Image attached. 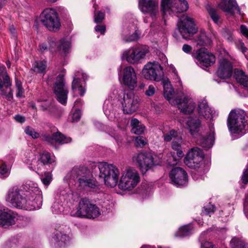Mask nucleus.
Here are the masks:
<instances>
[{
  "instance_id": "obj_25",
  "label": "nucleus",
  "mask_w": 248,
  "mask_h": 248,
  "mask_svg": "<svg viewBox=\"0 0 248 248\" xmlns=\"http://www.w3.org/2000/svg\"><path fill=\"white\" fill-rule=\"evenodd\" d=\"M15 216L10 212L0 210V226L6 228L15 223Z\"/></svg>"
},
{
  "instance_id": "obj_7",
  "label": "nucleus",
  "mask_w": 248,
  "mask_h": 248,
  "mask_svg": "<svg viewBox=\"0 0 248 248\" xmlns=\"http://www.w3.org/2000/svg\"><path fill=\"white\" fill-rule=\"evenodd\" d=\"M204 157V154L202 150L198 147H194L186 154L184 163L188 168L196 170L201 167Z\"/></svg>"
},
{
  "instance_id": "obj_33",
  "label": "nucleus",
  "mask_w": 248,
  "mask_h": 248,
  "mask_svg": "<svg viewBox=\"0 0 248 248\" xmlns=\"http://www.w3.org/2000/svg\"><path fill=\"white\" fill-rule=\"evenodd\" d=\"M161 83L164 88V95L169 101H170L173 92V89L170 84V82L167 79L161 80Z\"/></svg>"
},
{
  "instance_id": "obj_55",
  "label": "nucleus",
  "mask_w": 248,
  "mask_h": 248,
  "mask_svg": "<svg viewBox=\"0 0 248 248\" xmlns=\"http://www.w3.org/2000/svg\"><path fill=\"white\" fill-rule=\"evenodd\" d=\"M90 206L89 207V209L88 210V211L89 213L91 214V212H93V211H94V209H95V210H97L96 212L97 213L96 214V215H95V216H93V217H91L90 218H94L97 217L100 215V212H99V209L98 207L95 204H92L91 202L90 203Z\"/></svg>"
},
{
  "instance_id": "obj_32",
  "label": "nucleus",
  "mask_w": 248,
  "mask_h": 248,
  "mask_svg": "<svg viewBox=\"0 0 248 248\" xmlns=\"http://www.w3.org/2000/svg\"><path fill=\"white\" fill-rule=\"evenodd\" d=\"M234 77L237 82L245 87H248V76L242 70L235 69Z\"/></svg>"
},
{
  "instance_id": "obj_36",
  "label": "nucleus",
  "mask_w": 248,
  "mask_h": 248,
  "mask_svg": "<svg viewBox=\"0 0 248 248\" xmlns=\"http://www.w3.org/2000/svg\"><path fill=\"white\" fill-rule=\"evenodd\" d=\"M206 9L212 20L215 22V23L218 24L219 23L220 16L217 10L209 4H207L206 6Z\"/></svg>"
},
{
  "instance_id": "obj_63",
  "label": "nucleus",
  "mask_w": 248,
  "mask_h": 248,
  "mask_svg": "<svg viewBox=\"0 0 248 248\" xmlns=\"http://www.w3.org/2000/svg\"><path fill=\"white\" fill-rule=\"evenodd\" d=\"M14 118L15 120L20 123H23L25 121V118L24 116H21L20 115H16Z\"/></svg>"
},
{
  "instance_id": "obj_60",
  "label": "nucleus",
  "mask_w": 248,
  "mask_h": 248,
  "mask_svg": "<svg viewBox=\"0 0 248 248\" xmlns=\"http://www.w3.org/2000/svg\"><path fill=\"white\" fill-rule=\"evenodd\" d=\"M201 248H214V245L208 241L202 242L201 244Z\"/></svg>"
},
{
  "instance_id": "obj_15",
  "label": "nucleus",
  "mask_w": 248,
  "mask_h": 248,
  "mask_svg": "<svg viewBox=\"0 0 248 248\" xmlns=\"http://www.w3.org/2000/svg\"><path fill=\"white\" fill-rule=\"evenodd\" d=\"M139 98L135 96L132 92L124 94L123 108L124 113L132 114L135 112L138 108Z\"/></svg>"
},
{
  "instance_id": "obj_17",
  "label": "nucleus",
  "mask_w": 248,
  "mask_h": 248,
  "mask_svg": "<svg viewBox=\"0 0 248 248\" xmlns=\"http://www.w3.org/2000/svg\"><path fill=\"white\" fill-rule=\"evenodd\" d=\"M123 82L124 85L131 90L137 86V75L132 66H127L124 69Z\"/></svg>"
},
{
  "instance_id": "obj_11",
  "label": "nucleus",
  "mask_w": 248,
  "mask_h": 248,
  "mask_svg": "<svg viewBox=\"0 0 248 248\" xmlns=\"http://www.w3.org/2000/svg\"><path fill=\"white\" fill-rule=\"evenodd\" d=\"M142 72L146 79L156 81H161L164 76L163 68L159 64L148 63L144 66Z\"/></svg>"
},
{
  "instance_id": "obj_42",
  "label": "nucleus",
  "mask_w": 248,
  "mask_h": 248,
  "mask_svg": "<svg viewBox=\"0 0 248 248\" xmlns=\"http://www.w3.org/2000/svg\"><path fill=\"white\" fill-rule=\"evenodd\" d=\"M96 6L97 5L95 4L93 6L95 9L94 12V21L96 23H100L105 18V13L100 11H96L97 9Z\"/></svg>"
},
{
  "instance_id": "obj_30",
  "label": "nucleus",
  "mask_w": 248,
  "mask_h": 248,
  "mask_svg": "<svg viewBox=\"0 0 248 248\" xmlns=\"http://www.w3.org/2000/svg\"><path fill=\"white\" fill-rule=\"evenodd\" d=\"M187 125L191 134L194 136L198 132L201 125V121L198 118H190L187 122Z\"/></svg>"
},
{
  "instance_id": "obj_45",
  "label": "nucleus",
  "mask_w": 248,
  "mask_h": 248,
  "mask_svg": "<svg viewBox=\"0 0 248 248\" xmlns=\"http://www.w3.org/2000/svg\"><path fill=\"white\" fill-rule=\"evenodd\" d=\"M44 166L45 165L38 159L37 160H34L32 161L30 168L38 172L39 170L42 169Z\"/></svg>"
},
{
  "instance_id": "obj_14",
  "label": "nucleus",
  "mask_w": 248,
  "mask_h": 248,
  "mask_svg": "<svg viewBox=\"0 0 248 248\" xmlns=\"http://www.w3.org/2000/svg\"><path fill=\"white\" fill-rule=\"evenodd\" d=\"M193 56L199 62L201 66L208 67L213 65L216 61L214 55L209 53L205 47L198 49Z\"/></svg>"
},
{
  "instance_id": "obj_1",
  "label": "nucleus",
  "mask_w": 248,
  "mask_h": 248,
  "mask_svg": "<svg viewBox=\"0 0 248 248\" xmlns=\"http://www.w3.org/2000/svg\"><path fill=\"white\" fill-rule=\"evenodd\" d=\"M6 200L15 207L27 210L39 209L42 205V198L37 196L31 189L24 191L14 187L9 190Z\"/></svg>"
},
{
  "instance_id": "obj_38",
  "label": "nucleus",
  "mask_w": 248,
  "mask_h": 248,
  "mask_svg": "<svg viewBox=\"0 0 248 248\" xmlns=\"http://www.w3.org/2000/svg\"><path fill=\"white\" fill-rule=\"evenodd\" d=\"M46 62L44 61H36L33 64L32 70L36 73H43L46 68Z\"/></svg>"
},
{
  "instance_id": "obj_2",
  "label": "nucleus",
  "mask_w": 248,
  "mask_h": 248,
  "mask_svg": "<svg viewBox=\"0 0 248 248\" xmlns=\"http://www.w3.org/2000/svg\"><path fill=\"white\" fill-rule=\"evenodd\" d=\"M248 116L245 111L240 109H232L227 119V125L232 133L241 136L248 132Z\"/></svg>"
},
{
  "instance_id": "obj_26",
  "label": "nucleus",
  "mask_w": 248,
  "mask_h": 248,
  "mask_svg": "<svg viewBox=\"0 0 248 248\" xmlns=\"http://www.w3.org/2000/svg\"><path fill=\"white\" fill-rule=\"evenodd\" d=\"M198 111L200 115L206 119H211L212 117L213 110L205 99L199 102Z\"/></svg>"
},
{
  "instance_id": "obj_61",
  "label": "nucleus",
  "mask_w": 248,
  "mask_h": 248,
  "mask_svg": "<svg viewBox=\"0 0 248 248\" xmlns=\"http://www.w3.org/2000/svg\"><path fill=\"white\" fill-rule=\"evenodd\" d=\"M95 30L96 31L99 32L101 33V34H103L106 31V26L105 25H98L96 26Z\"/></svg>"
},
{
  "instance_id": "obj_44",
  "label": "nucleus",
  "mask_w": 248,
  "mask_h": 248,
  "mask_svg": "<svg viewBox=\"0 0 248 248\" xmlns=\"http://www.w3.org/2000/svg\"><path fill=\"white\" fill-rule=\"evenodd\" d=\"M41 179L45 186H48L52 180V175L50 172H45L44 174L42 175Z\"/></svg>"
},
{
  "instance_id": "obj_52",
  "label": "nucleus",
  "mask_w": 248,
  "mask_h": 248,
  "mask_svg": "<svg viewBox=\"0 0 248 248\" xmlns=\"http://www.w3.org/2000/svg\"><path fill=\"white\" fill-rule=\"evenodd\" d=\"M49 40V49L51 52H55L58 51L57 47L58 45H57L55 39L52 38H48Z\"/></svg>"
},
{
  "instance_id": "obj_57",
  "label": "nucleus",
  "mask_w": 248,
  "mask_h": 248,
  "mask_svg": "<svg viewBox=\"0 0 248 248\" xmlns=\"http://www.w3.org/2000/svg\"><path fill=\"white\" fill-rule=\"evenodd\" d=\"M241 181L244 184H247L248 183V168L245 169L243 172L241 177Z\"/></svg>"
},
{
  "instance_id": "obj_5",
  "label": "nucleus",
  "mask_w": 248,
  "mask_h": 248,
  "mask_svg": "<svg viewBox=\"0 0 248 248\" xmlns=\"http://www.w3.org/2000/svg\"><path fill=\"white\" fill-rule=\"evenodd\" d=\"M161 11L163 16L167 13L170 15L183 13L188 8L185 0H161Z\"/></svg>"
},
{
  "instance_id": "obj_23",
  "label": "nucleus",
  "mask_w": 248,
  "mask_h": 248,
  "mask_svg": "<svg viewBox=\"0 0 248 248\" xmlns=\"http://www.w3.org/2000/svg\"><path fill=\"white\" fill-rule=\"evenodd\" d=\"M79 186L85 189H95L98 187L96 181L91 175L90 172L78 182Z\"/></svg>"
},
{
  "instance_id": "obj_41",
  "label": "nucleus",
  "mask_w": 248,
  "mask_h": 248,
  "mask_svg": "<svg viewBox=\"0 0 248 248\" xmlns=\"http://www.w3.org/2000/svg\"><path fill=\"white\" fill-rule=\"evenodd\" d=\"M39 159L45 165L50 164L53 162V159L51 158L50 154L47 152H44L40 155Z\"/></svg>"
},
{
  "instance_id": "obj_51",
  "label": "nucleus",
  "mask_w": 248,
  "mask_h": 248,
  "mask_svg": "<svg viewBox=\"0 0 248 248\" xmlns=\"http://www.w3.org/2000/svg\"><path fill=\"white\" fill-rule=\"evenodd\" d=\"M146 144V140L142 136H139L135 139V145L136 147L142 148Z\"/></svg>"
},
{
  "instance_id": "obj_12",
  "label": "nucleus",
  "mask_w": 248,
  "mask_h": 248,
  "mask_svg": "<svg viewBox=\"0 0 248 248\" xmlns=\"http://www.w3.org/2000/svg\"><path fill=\"white\" fill-rule=\"evenodd\" d=\"M54 93L59 102L62 105L66 104L68 91L65 86L63 76L62 75H59L56 78L54 85Z\"/></svg>"
},
{
  "instance_id": "obj_4",
  "label": "nucleus",
  "mask_w": 248,
  "mask_h": 248,
  "mask_svg": "<svg viewBox=\"0 0 248 248\" xmlns=\"http://www.w3.org/2000/svg\"><path fill=\"white\" fill-rule=\"evenodd\" d=\"M41 22L50 31H57L61 27L60 19L56 11L47 8L40 15Z\"/></svg>"
},
{
  "instance_id": "obj_16",
  "label": "nucleus",
  "mask_w": 248,
  "mask_h": 248,
  "mask_svg": "<svg viewBox=\"0 0 248 248\" xmlns=\"http://www.w3.org/2000/svg\"><path fill=\"white\" fill-rule=\"evenodd\" d=\"M169 177L172 184L177 187L185 186L187 182V174L182 168L176 167L171 170Z\"/></svg>"
},
{
  "instance_id": "obj_9",
  "label": "nucleus",
  "mask_w": 248,
  "mask_h": 248,
  "mask_svg": "<svg viewBox=\"0 0 248 248\" xmlns=\"http://www.w3.org/2000/svg\"><path fill=\"white\" fill-rule=\"evenodd\" d=\"M148 53V49L146 47L137 46L125 50L123 54V57L128 62L135 64L140 62Z\"/></svg>"
},
{
  "instance_id": "obj_10",
  "label": "nucleus",
  "mask_w": 248,
  "mask_h": 248,
  "mask_svg": "<svg viewBox=\"0 0 248 248\" xmlns=\"http://www.w3.org/2000/svg\"><path fill=\"white\" fill-rule=\"evenodd\" d=\"M134 162L137 163L142 173L146 171L155 165L152 155L146 152H140L133 157Z\"/></svg>"
},
{
  "instance_id": "obj_19",
  "label": "nucleus",
  "mask_w": 248,
  "mask_h": 248,
  "mask_svg": "<svg viewBox=\"0 0 248 248\" xmlns=\"http://www.w3.org/2000/svg\"><path fill=\"white\" fill-rule=\"evenodd\" d=\"M41 138L42 140L53 146H55L56 142L63 144L69 143L72 141V139L70 137H66L59 132L54 133L52 136L44 134L41 136Z\"/></svg>"
},
{
  "instance_id": "obj_13",
  "label": "nucleus",
  "mask_w": 248,
  "mask_h": 248,
  "mask_svg": "<svg viewBox=\"0 0 248 248\" xmlns=\"http://www.w3.org/2000/svg\"><path fill=\"white\" fill-rule=\"evenodd\" d=\"M91 202L89 199L84 198L81 199L78 203V206L71 212V215L73 217L79 218H91L95 216L97 213L96 210L89 213L88 211L89 209Z\"/></svg>"
},
{
  "instance_id": "obj_35",
  "label": "nucleus",
  "mask_w": 248,
  "mask_h": 248,
  "mask_svg": "<svg viewBox=\"0 0 248 248\" xmlns=\"http://www.w3.org/2000/svg\"><path fill=\"white\" fill-rule=\"evenodd\" d=\"M231 248H248V244L241 239L233 237L230 243Z\"/></svg>"
},
{
  "instance_id": "obj_18",
  "label": "nucleus",
  "mask_w": 248,
  "mask_h": 248,
  "mask_svg": "<svg viewBox=\"0 0 248 248\" xmlns=\"http://www.w3.org/2000/svg\"><path fill=\"white\" fill-rule=\"evenodd\" d=\"M139 5L141 12L149 13L152 18H155L158 12V2L155 0H139Z\"/></svg>"
},
{
  "instance_id": "obj_48",
  "label": "nucleus",
  "mask_w": 248,
  "mask_h": 248,
  "mask_svg": "<svg viewBox=\"0 0 248 248\" xmlns=\"http://www.w3.org/2000/svg\"><path fill=\"white\" fill-rule=\"evenodd\" d=\"M16 87L17 90L16 96L17 97H22L24 96V90L22 88L21 82L17 79H16Z\"/></svg>"
},
{
  "instance_id": "obj_24",
  "label": "nucleus",
  "mask_w": 248,
  "mask_h": 248,
  "mask_svg": "<svg viewBox=\"0 0 248 248\" xmlns=\"http://www.w3.org/2000/svg\"><path fill=\"white\" fill-rule=\"evenodd\" d=\"M218 7L225 12L230 14L234 13V10H237L240 13V9L237 5L235 0H221L218 4Z\"/></svg>"
},
{
  "instance_id": "obj_6",
  "label": "nucleus",
  "mask_w": 248,
  "mask_h": 248,
  "mask_svg": "<svg viewBox=\"0 0 248 248\" xmlns=\"http://www.w3.org/2000/svg\"><path fill=\"white\" fill-rule=\"evenodd\" d=\"M178 30L183 38L189 40L197 32V29L192 18L183 15L177 24Z\"/></svg>"
},
{
  "instance_id": "obj_47",
  "label": "nucleus",
  "mask_w": 248,
  "mask_h": 248,
  "mask_svg": "<svg viewBox=\"0 0 248 248\" xmlns=\"http://www.w3.org/2000/svg\"><path fill=\"white\" fill-rule=\"evenodd\" d=\"M79 72H77L73 78V80L72 83V89L74 92L81 86L80 82V78L78 77Z\"/></svg>"
},
{
  "instance_id": "obj_39",
  "label": "nucleus",
  "mask_w": 248,
  "mask_h": 248,
  "mask_svg": "<svg viewBox=\"0 0 248 248\" xmlns=\"http://www.w3.org/2000/svg\"><path fill=\"white\" fill-rule=\"evenodd\" d=\"M70 48V43L68 41L62 39L60 41L57 47L58 51H62L64 53H68Z\"/></svg>"
},
{
  "instance_id": "obj_50",
  "label": "nucleus",
  "mask_w": 248,
  "mask_h": 248,
  "mask_svg": "<svg viewBox=\"0 0 248 248\" xmlns=\"http://www.w3.org/2000/svg\"><path fill=\"white\" fill-rule=\"evenodd\" d=\"M25 132L26 134L31 136L33 139H37L40 136L39 133L36 132L33 128L29 126L25 128Z\"/></svg>"
},
{
  "instance_id": "obj_40",
  "label": "nucleus",
  "mask_w": 248,
  "mask_h": 248,
  "mask_svg": "<svg viewBox=\"0 0 248 248\" xmlns=\"http://www.w3.org/2000/svg\"><path fill=\"white\" fill-rule=\"evenodd\" d=\"M40 107L42 110L48 111L49 112H52L55 108L52 100H45L42 102Z\"/></svg>"
},
{
  "instance_id": "obj_62",
  "label": "nucleus",
  "mask_w": 248,
  "mask_h": 248,
  "mask_svg": "<svg viewBox=\"0 0 248 248\" xmlns=\"http://www.w3.org/2000/svg\"><path fill=\"white\" fill-rule=\"evenodd\" d=\"M241 33L246 37L248 38V29L244 25H242L240 27Z\"/></svg>"
},
{
  "instance_id": "obj_3",
  "label": "nucleus",
  "mask_w": 248,
  "mask_h": 248,
  "mask_svg": "<svg viewBox=\"0 0 248 248\" xmlns=\"http://www.w3.org/2000/svg\"><path fill=\"white\" fill-rule=\"evenodd\" d=\"M99 170V177L102 178L106 185L111 187L118 183L120 171L118 169L112 164L107 162H101L98 165Z\"/></svg>"
},
{
  "instance_id": "obj_20",
  "label": "nucleus",
  "mask_w": 248,
  "mask_h": 248,
  "mask_svg": "<svg viewBox=\"0 0 248 248\" xmlns=\"http://www.w3.org/2000/svg\"><path fill=\"white\" fill-rule=\"evenodd\" d=\"M232 74V63L226 59L219 60V65L217 71V77L222 79L230 78Z\"/></svg>"
},
{
  "instance_id": "obj_37",
  "label": "nucleus",
  "mask_w": 248,
  "mask_h": 248,
  "mask_svg": "<svg viewBox=\"0 0 248 248\" xmlns=\"http://www.w3.org/2000/svg\"><path fill=\"white\" fill-rule=\"evenodd\" d=\"M181 142L182 139L178 138L177 139V140L174 139L171 144L172 148L176 151L177 155L179 158H182L184 155L183 152L182 150Z\"/></svg>"
},
{
  "instance_id": "obj_53",
  "label": "nucleus",
  "mask_w": 248,
  "mask_h": 248,
  "mask_svg": "<svg viewBox=\"0 0 248 248\" xmlns=\"http://www.w3.org/2000/svg\"><path fill=\"white\" fill-rule=\"evenodd\" d=\"M52 212L54 214H58L62 210V206L58 202H54L51 207Z\"/></svg>"
},
{
  "instance_id": "obj_54",
  "label": "nucleus",
  "mask_w": 248,
  "mask_h": 248,
  "mask_svg": "<svg viewBox=\"0 0 248 248\" xmlns=\"http://www.w3.org/2000/svg\"><path fill=\"white\" fill-rule=\"evenodd\" d=\"M139 35L137 33V31H135L132 34L130 35L128 37H126L124 39L126 42H131L137 41L139 38Z\"/></svg>"
},
{
  "instance_id": "obj_43",
  "label": "nucleus",
  "mask_w": 248,
  "mask_h": 248,
  "mask_svg": "<svg viewBox=\"0 0 248 248\" xmlns=\"http://www.w3.org/2000/svg\"><path fill=\"white\" fill-rule=\"evenodd\" d=\"M216 210V207L214 205L211 204L210 203L203 207V210L202 214L203 215L211 216Z\"/></svg>"
},
{
  "instance_id": "obj_28",
  "label": "nucleus",
  "mask_w": 248,
  "mask_h": 248,
  "mask_svg": "<svg viewBox=\"0 0 248 248\" xmlns=\"http://www.w3.org/2000/svg\"><path fill=\"white\" fill-rule=\"evenodd\" d=\"M90 171L84 167H75L73 168L70 173L71 179H77L78 182L80 179L86 176Z\"/></svg>"
},
{
  "instance_id": "obj_59",
  "label": "nucleus",
  "mask_w": 248,
  "mask_h": 248,
  "mask_svg": "<svg viewBox=\"0 0 248 248\" xmlns=\"http://www.w3.org/2000/svg\"><path fill=\"white\" fill-rule=\"evenodd\" d=\"M9 169L5 162H2L0 165V173L2 175H4L8 173Z\"/></svg>"
},
{
  "instance_id": "obj_56",
  "label": "nucleus",
  "mask_w": 248,
  "mask_h": 248,
  "mask_svg": "<svg viewBox=\"0 0 248 248\" xmlns=\"http://www.w3.org/2000/svg\"><path fill=\"white\" fill-rule=\"evenodd\" d=\"M155 92V89L154 85H150L145 92V94L148 96H153Z\"/></svg>"
},
{
  "instance_id": "obj_58",
  "label": "nucleus",
  "mask_w": 248,
  "mask_h": 248,
  "mask_svg": "<svg viewBox=\"0 0 248 248\" xmlns=\"http://www.w3.org/2000/svg\"><path fill=\"white\" fill-rule=\"evenodd\" d=\"M81 117V112L79 109H77L73 114L72 122H78Z\"/></svg>"
},
{
  "instance_id": "obj_49",
  "label": "nucleus",
  "mask_w": 248,
  "mask_h": 248,
  "mask_svg": "<svg viewBox=\"0 0 248 248\" xmlns=\"http://www.w3.org/2000/svg\"><path fill=\"white\" fill-rule=\"evenodd\" d=\"M177 136V132L175 130H171L163 136L164 140L165 141H170L173 138Z\"/></svg>"
},
{
  "instance_id": "obj_8",
  "label": "nucleus",
  "mask_w": 248,
  "mask_h": 248,
  "mask_svg": "<svg viewBox=\"0 0 248 248\" xmlns=\"http://www.w3.org/2000/svg\"><path fill=\"white\" fill-rule=\"evenodd\" d=\"M140 182V176L135 170H128L125 175H123L120 180L119 187L124 190H131Z\"/></svg>"
},
{
  "instance_id": "obj_46",
  "label": "nucleus",
  "mask_w": 248,
  "mask_h": 248,
  "mask_svg": "<svg viewBox=\"0 0 248 248\" xmlns=\"http://www.w3.org/2000/svg\"><path fill=\"white\" fill-rule=\"evenodd\" d=\"M191 229L187 225H185L179 228L177 234L180 237H185L190 233Z\"/></svg>"
},
{
  "instance_id": "obj_21",
  "label": "nucleus",
  "mask_w": 248,
  "mask_h": 248,
  "mask_svg": "<svg viewBox=\"0 0 248 248\" xmlns=\"http://www.w3.org/2000/svg\"><path fill=\"white\" fill-rule=\"evenodd\" d=\"M174 103L178 105V108L185 114H189L193 112L195 108V104L193 101L185 97L183 99L176 98L174 100Z\"/></svg>"
},
{
  "instance_id": "obj_22",
  "label": "nucleus",
  "mask_w": 248,
  "mask_h": 248,
  "mask_svg": "<svg viewBox=\"0 0 248 248\" xmlns=\"http://www.w3.org/2000/svg\"><path fill=\"white\" fill-rule=\"evenodd\" d=\"M215 130L213 127H210V132L206 136H201L197 140V143L207 150L212 147L214 143Z\"/></svg>"
},
{
  "instance_id": "obj_29",
  "label": "nucleus",
  "mask_w": 248,
  "mask_h": 248,
  "mask_svg": "<svg viewBox=\"0 0 248 248\" xmlns=\"http://www.w3.org/2000/svg\"><path fill=\"white\" fill-rule=\"evenodd\" d=\"M11 86V82L7 73L0 68V94H5V92L3 89V87L8 88Z\"/></svg>"
},
{
  "instance_id": "obj_34",
  "label": "nucleus",
  "mask_w": 248,
  "mask_h": 248,
  "mask_svg": "<svg viewBox=\"0 0 248 248\" xmlns=\"http://www.w3.org/2000/svg\"><path fill=\"white\" fill-rule=\"evenodd\" d=\"M211 39L206 35L204 31H201L198 40L197 45L201 46H207L211 45Z\"/></svg>"
},
{
  "instance_id": "obj_31",
  "label": "nucleus",
  "mask_w": 248,
  "mask_h": 248,
  "mask_svg": "<svg viewBox=\"0 0 248 248\" xmlns=\"http://www.w3.org/2000/svg\"><path fill=\"white\" fill-rule=\"evenodd\" d=\"M130 124L132 127L131 132L137 135L142 134L145 127L137 119L134 118L131 120Z\"/></svg>"
},
{
  "instance_id": "obj_64",
  "label": "nucleus",
  "mask_w": 248,
  "mask_h": 248,
  "mask_svg": "<svg viewBox=\"0 0 248 248\" xmlns=\"http://www.w3.org/2000/svg\"><path fill=\"white\" fill-rule=\"evenodd\" d=\"M182 50L186 53H190L192 50V47L190 45L185 44L182 47Z\"/></svg>"
},
{
  "instance_id": "obj_27",
  "label": "nucleus",
  "mask_w": 248,
  "mask_h": 248,
  "mask_svg": "<svg viewBox=\"0 0 248 248\" xmlns=\"http://www.w3.org/2000/svg\"><path fill=\"white\" fill-rule=\"evenodd\" d=\"M53 238L55 241V246L59 248L64 247L70 241L69 236L60 231H56L54 232Z\"/></svg>"
}]
</instances>
